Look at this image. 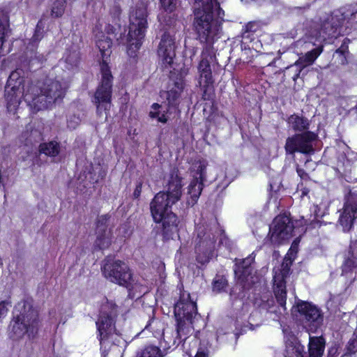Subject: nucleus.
Returning <instances> with one entry per match:
<instances>
[{
  "label": "nucleus",
  "instance_id": "1",
  "mask_svg": "<svg viewBox=\"0 0 357 357\" xmlns=\"http://www.w3.org/2000/svg\"><path fill=\"white\" fill-rule=\"evenodd\" d=\"M194 26L199 40L206 45L198 65L200 84L213 83L212 66L215 63L213 43L219 38L220 24L225 15L217 0H195Z\"/></svg>",
  "mask_w": 357,
  "mask_h": 357
},
{
  "label": "nucleus",
  "instance_id": "2",
  "mask_svg": "<svg viewBox=\"0 0 357 357\" xmlns=\"http://www.w3.org/2000/svg\"><path fill=\"white\" fill-rule=\"evenodd\" d=\"M24 79L21 76V70H15L10 75L5 87V96L10 105L20 102L22 96L28 104L36 111L47 108L57 99L63 97L66 86L59 81L46 79L24 89Z\"/></svg>",
  "mask_w": 357,
  "mask_h": 357
},
{
  "label": "nucleus",
  "instance_id": "3",
  "mask_svg": "<svg viewBox=\"0 0 357 357\" xmlns=\"http://www.w3.org/2000/svg\"><path fill=\"white\" fill-rule=\"evenodd\" d=\"M182 178L178 170L173 169L169 176L165 192L157 193L150 203L151 215L155 222H162L164 235L169 238L178 231L177 218L172 212V206L182 195Z\"/></svg>",
  "mask_w": 357,
  "mask_h": 357
},
{
  "label": "nucleus",
  "instance_id": "4",
  "mask_svg": "<svg viewBox=\"0 0 357 357\" xmlns=\"http://www.w3.org/2000/svg\"><path fill=\"white\" fill-rule=\"evenodd\" d=\"M96 45L101 52L102 57V62L100 64V84L95 93V102L97 106V111L100 114L102 107L104 110H107V107L110 106L113 77L105 59L109 57L112 53V39L110 36H105L103 33H96Z\"/></svg>",
  "mask_w": 357,
  "mask_h": 357
},
{
  "label": "nucleus",
  "instance_id": "5",
  "mask_svg": "<svg viewBox=\"0 0 357 357\" xmlns=\"http://www.w3.org/2000/svg\"><path fill=\"white\" fill-rule=\"evenodd\" d=\"M13 319L10 324V336L14 340L25 334L33 337L38 326V312L26 302L18 303L13 312Z\"/></svg>",
  "mask_w": 357,
  "mask_h": 357
},
{
  "label": "nucleus",
  "instance_id": "6",
  "mask_svg": "<svg viewBox=\"0 0 357 357\" xmlns=\"http://www.w3.org/2000/svg\"><path fill=\"white\" fill-rule=\"evenodd\" d=\"M220 231L218 223L215 220L209 224H197L195 229V250L197 261L199 264H205L213 257L216 236Z\"/></svg>",
  "mask_w": 357,
  "mask_h": 357
},
{
  "label": "nucleus",
  "instance_id": "7",
  "mask_svg": "<svg viewBox=\"0 0 357 357\" xmlns=\"http://www.w3.org/2000/svg\"><path fill=\"white\" fill-rule=\"evenodd\" d=\"M117 312L118 306L116 303L107 301L102 304L99 319L96 321L102 357H106L111 345L115 340L114 317Z\"/></svg>",
  "mask_w": 357,
  "mask_h": 357
},
{
  "label": "nucleus",
  "instance_id": "8",
  "mask_svg": "<svg viewBox=\"0 0 357 357\" xmlns=\"http://www.w3.org/2000/svg\"><path fill=\"white\" fill-rule=\"evenodd\" d=\"M146 17V9L142 3L137 6L130 13L128 33L121 38L130 56H134L142 44L147 28Z\"/></svg>",
  "mask_w": 357,
  "mask_h": 357
},
{
  "label": "nucleus",
  "instance_id": "9",
  "mask_svg": "<svg viewBox=\"0 0 357 357\" xmlns=\"http://www.w3.org/2000/svg\"><path fill=\"white\" fill-rule=\"evenodd\" d=\"M102 272L105 278L110 282L126 287L129 290V296L132 298L136 296L132 293V277L127 264L120 260L107 259L105 261Z\"/></svg>",
  "mask_w": 357,
  "mask_h": 357
},
{
  "label": "nucleus",
  "instance_id": "10",
  "mask_svg": "<svg viewBox=\"0 0 357 357\" xmlns=\"http://www.w3.org/2000/svg\"><path fill=\"white\" fill-rule=\"evenodd\" d=\"M207 162L197 161L193 163L191 169L192 180L188 187L187 204L195 205L203 190L204 181L206 177Z\"/></svg>",
  "mask_w": 357,
  "mask_h": 357
},
{
  "label": "nucleus",
  "instance_id": "11",
  "mask_svg": "<svg viewBox=\"0 0 357 357\" xmlns=\"http://www.w3.org/2000/svg\"><path fill=\"white\" fill-rule=\"evenodd\" d=\"M294 224L287 215H278L270 226L268 236L274 245L288 241L293 235Z\"/></svg>",
  "mask_w": 357,
  "mask_h": 357
},
{
  "label": "nucleus",
  "instance_id": "12",
  "mask_svg": "<svg viewBox=\"0 0 357 357\" xmlns=\"http://www.w3.org/2000/svg\"><path fill=\"white\" fill-rule=\"evenodd\" d=\"M317 135L312 132L295 135L288 137L285 144V151L289 154L300 152L303 154H313L314 149L312 142L316 139Z\"/></svg>",
  "mask_w": 357,
  "mask_h": 357
},
{
  "label": "nucleus",
  "instance_id": "13",
  "mask_svg": "<svg viewBox=\"0 0 357 357\" xmlns=\"http://www.w3.org/2000/svg\"><path fill=\"white\" fill-rule=\"evenodd\" d=\"M174 315L178 321V331H183V319L191 322L197 316L196 303L190 300L189 294L183 293L174 306Z\"/></svg>",
  "mask_w": 357,
  "mask_h": 357
},
{
  "label": "nucleus",
  "instance_id": "14",
  "mask_svg": "<svg viewBox=\"0 0 357 357\" xmlns=\"http://www.w3.org/2000/svg\"><path fill=\"white\" fill-rule=\"evenodd\" d=\"M289 271L290 266L286 261L273 268V291L278 304L282 307L286 305L285 278L289 275Z\"/></svg>",
  "mask_w": 357,
  "mask_h": 357
},
{
  "label": "nucleus",
  "instance_id": "15",
  "mask_svg": "<svg viewBox=\"0 0 357 357\" xmlns=\"http://www.w3.org/2000/svg\"><path fill=\"white\" fill-rule=\"evenodd\" d=\"M174 38L168 33H165L160 40L158 49V55L161 66L166 69L174 68L176 56Z\"/></svg>",
  "mask_w": 357,
  "mask_h": 357
},
{
  "label": "nucleus",
  "instance_id": "16",
  "mask_svg": "<svg viewBox=\"0 0 357 357\" xmlns=\"http://www.w3.org/2000/svg\"><path fill=\"white\" fill-rule=\"evenodd\" d=\"M339 222L344 231H349L357 218V194L349 192L346 197L344 206L340 211Z\"/></svg>",
  "mask_w": 357,
  "mask_h": 357
},
{
  "label": "nucleus",
  "instance_id": "17",
  "mask_svg": "<svg viewBox=\"0 0 357 357\" xmlns=\"http://www.w3.org/2000/svg\"><path fill=\"white\" fill-rule=\"evenodd\" d=\"M254 261V257L252 256L244 259L241 265H238L234 270L238 282L244 288H250L252 285L259 281V276L251 267V264Z\"/></svg>",
  "mask_w": 357,
  "mask_h": 357
},
{
  "label": "nucleus",
  "instance_id": "18",
  "mask_svg": "<svg viewBox=\"0 0 357 357\" xmlns=\"http://www.w3.org/2000/svg\"><path fill=\"white\" fill-rule=\"evenodd\" d=\"M297 309L304 319L307 322L314 324L315 327L321 324L323 317L320 310L316 306L307 302H301L298 303Z\"/></svg>",
  "mask_w": 357,
  "mask_h": 357
},
{
  "label": "nucleus",
  "instance_id": "19",
  "mask_svg": "<svg viewBox=\"0 0 357 357\" xmlns=\"http://www.w3.org/2000/svg\"><path fill=\"white\" fill-rule=\"evenodd\" d=\"M322 51L323 47H319L307 52L306 54L299 57V59L294 63V64L290 66V68L296 66L298 68L293 79L296 80L299 77L302 70L307 66L312 65L317 59V58L321 54Z\"/></svg>",
  "mask_w": 357,
  "mask_h": 357
},
{
  "label": "nucleus",
  "instance_id": "20",
  "mask_svg": "<svg viewBox=\"0 0 357 357\" xmlns=\"http://www.w3.org/2000/svg\"><path fill=\"white\" fill-rule=\"evenodd\" d=\"M325 347L324 339L321 337H310L309 357H322Z\"/></svg>",
  "mask_w": 357,
  "mask_h": 357
},
{
  "label": "nucleus",
  "instance_id": "21",
  "mask_svg": "<svg viewBox=\"0 0 357 357\" xmlns=\"http://www.w3.org/2000/svg\"><path fill=\"white\" fill-rule=\"evenodd\" d=\"M97 237L95 245L103 250L109 248L112 243V232L108 228H100L96 231Z\"/></svg>",
  "mask_w": 357,
  "mask_h": 357
},
{
  "label": "nucleus",
  "instance_id": "22",
  "mask_svg": "<svg viewBox=\"0 0 357 357\" xmlns=\"http://www.w3.org/2000/svg\"><path fill=\"white\" fill-rule=\"evenodd\" d=\"M289 126L296 131H303L308 129L309 121L306 118L294 114L289 117Z\"/></svg>",
  "mask_w": 357,
  "mask_h": 357
},
{
  "label": "nucleus",
  "instance_id": "23",
  "mask_svg": "<svg viewBox=\"0 0 357 357\" xmlns=\"http://www.w3.org/2000/svg\"><path fill=\"white\" fill-rule=\"evenodd\" d=\"M167 109H165L162 105L158 103H153L151 107L149 116L151 119H156L158 122L165 123L168 119L167 117Z\"/></svg>",
  "mask_w": 357,
  "mask_h": 357
},
{
  "label": "nucleus",
  "instance_id": "24",
  "mask_svg": "<svg viewBox=\"0 0 357 357\" xmlns=\"http://www.w3.org/2000/svg\"><path fill=\"white\" fill-rule=\"evenodd\" d=\"M40 152L50 157H55L60 152L59 144L55 141L43 143L40 145Z\"/></svg>",
  "mask_w": 357,
  "mask_h": 357
},
{
  "label": "nucleus",
  "instance_id": "25",
  "mask_svg": "<svg viewBox=\"0 0 357 357\" xmlns=\"http://www.w3.org/2000/svg\"><path fill=\"white\" fill-rule=\"evenodd\" d=\"M8 27L9 23L7 15L3 12H0V56L3 54L4 38L8 31Z\"/></svg>",
  "mask_w": 357,
  "mask_h": 357
},
{
  "label": "nucleus",
  "instance_id": "26",
  "mask_svg": "<svg viewBox=\"0 0 357 357\" xmlns=\"http://www.w3.org/2000/svg\"><path fill=\"white\" fill-rule=\"evenodd\" d=\"M66 0H54L50 7V15L52 17H61L66 10Z\"/></svg>",
  "mask_w": 357,
  "mask_h": 357
},
{
  "label": "nucleus",
  "instance_id": "27",
  "mask_svg": "<svg viewBox=\"0 0 357 357\" xmlns=\"http://www.w3.org/2000/svg\"><path fill=\"white\" fill-rule=\"evenodd\" d=\"M192 323H193V321H192L191 322L190 321H187L185 319H183V331H182L181 332V335L178 334V327L176 328V334H177V337L179 339V342H178V344L181 342V341H184V343H183V347L185 349V344H186V335L190 334L192 330H193V327H192Z\"/></svg>",
  "mask_w": 357,
  "mask_h": 357
},
{
  "label": "nucleus",
  "instance_id": "28",
  "mask_svg": "<svg viewBox=\"0 0 357 357\" xmlns=\"http://www.w3.org/2000/svg\"><path fill=\"white\" fill-rule=\"evenodd\" d=\"M227 279L222 275H216L213 282V291L216 293H220L227 287Z\"/></svg>",
  "mask_w": 357,
  "mask_h": 357
},
{
  "label": "nucleus",
  "instance_id": "29",
  "mask_svg": "<svg viewBox=\"0 0 357 357\" xmlns=\"http://www.w3.org/2000/svg\"><path fill=\"white\" fill-rule=\"evenodd\" d=\"M139 357H162V354L158 347L149 346L141 352Z\"/></svg>",
  "mask_w": 357,
  "mask_h": 357
},
{
  "label": "nucleus",
  "instance_id": "30",
  "mask_svg": "<svg viewBox=\"0 0 357 357\" xmlns=\"http://www.w3.org/2000/svg\"><path fill=\"white\" fill-rule=\"evenodd\" d=\"M303 348L301 345L287 346L286 357H303L302 353Z\"/></svg>",
  "mask_w": 357,
  "mask_h": 357
},
{
  "label": "nucleus",
  "instance_id": "31",
  "mask_svg": "<svg viewBox=\"0 0 357 357\" xmlns=\"http://www.w3.org/2000/svg\"><path fill=\"white\" fill-rule=\"evenodd\" d=\"M357 354V328L354 332V337L348 342L346 355Z\"/></svg>",
  "mask_w": 357,
  "mask_h": 357
},
{
  "label": "nucleus",
  "instance_id": "32",
  "mask_svg": "<svg viewBox=\"0 0 357 357\" xmlns=\"http://www.w3.org/2000/svg\"><path fill=\"white\" fill-rule=\"evenodd\" d=\"M161 7L167 12H172L176 6V0H160Z\"/></svg>",
  "mask_w": 357,
  "mask_h": 357
},
{
  "label": "nucleus",
  "instance_id": "33",
  "mask_svg": "<svg viewBox=\"0 0 357 357\" xmlns=\"http://www.w3.org/2000/svg\"><path fill=\"white\" fill-rule=\"evenodd\" d=\"M356 262L354 259H348L345 261L343 267H342V273L343 274L351 273L352 275V270L356 268Z\"/></svg>",
  "mask_w": 357,
  "mask_h": 357
},
{
  "label": "nucleus",
  "instance_id": "34",
  "mask_svg": "<svg viewBox=\"0 0 357 357\" xmlns=\"http://www.w3.org/2000/svg\"><path fill=\"white\" fill-rule=\"evenodd\" d=\"M274 301L271 298L266 300L261 299L259 302L256 301V304L262 310L268 311L273 306Z\"/></svg>",
  "mask_w": 357,
  "mask_h": 357
},
{
  "label": "nucleus",
  "instance_id": "35",
  "mask_svg": "<svg viewBox=\"0 0 357 357\" xmlns=\"http://www.w3.org/2000/svg\"><path fill=\"white\" fill-rule=\"evenodd\" d=\"M109 219V216L108 215L99 216L97 220V230H99L100 228H107Z\"/></svg>",
  "mask_w": 357,
  "mask_h": 357
},
{
  "label": "nucleus",
  "instance_id": "36",
  "mask_svg": "<svg viewBox=\"0 0 357 357\" xmlns=\"http://www.w3.org/2000/svg\"><path fill=\"white\" fill-rule=\"evenodd\" d=\"M43 25L42 24V21L40 20L37 25L35 33L33 36V39L34 40H39L43 37Z\"/></svg>",
  "mask_w": 357,
  "mask_h": 357
},
{
  "label": "nucleus",
  "instance_id": "37",
  "mask_svg": "<svg viewBox=\"0 0 357 357\" xmlns=\"http://www.w3.org/2000/svg\"><path fill=\"white\" fill-rule=\"evenodd\" d=\"M344 53H345L344 50H342L341 49H337L335 51V53L334 54V57L337 56L339 59L340 63L342 65H344L347 63V59H346V56H345Z\"/></svg>",
  "mask_w": 357,
  "mask_h": 357
},
{
  "label": "nucleus",
  "instance_id": "38",
  "mask_svg": "<svg viewBox=\"0 0 357 357\" xmlns=\"http://www.w3.org/2000/svg\"><path fill=\"white\" fill-rule=\"evenodd\" d=\"M8 309L5 301L0 302V321L7 314Z\"/></svg>",
  "mask_w": 357,
  "mask_h": 357
},
{
  "label": "nucleus",
  "instance_id": "39",
  "mask_svg": "<svg viewBox=\"0 0 357 357\" xmlns=\"http://www.w3.org/2000/svg\"><path fill=\"white\" fill-rule=\"evenodd\" d=\"M142 183H139L137 185H136V188L134 190V192H133V197L135 198V199H137L139 197L140 195H141V192H142Z\"/></svg>",
  "mask_w": 357,
  "mask_h": 357
},
{
  "label": "nucleus",
  "instance_id": "40",
  "mask_svg": "<svg viewBox=\"0 0 357 357\" xmlns=\"http://www.w3.org/2000/svg\"><path fill=\"white\" fill-rule=\"evenodd\" d=\"M258 315V312H253L250 314V317H249V324L250 325V329L253 330L254 329V322H255V317H257Z\"/></svg>",
  "mask_w": 357,
  "mask_h": 357
},
{
  "label": "nucleus",
  "instance_id": "41",
  "mask_svg": "<svg viewBox=\"0 0 357 357\" xmlns=\"http://www.w3.org/2000/svg\"><path fill=\"white\" fill-rule=\"evenodd\" d=\"M105 31L107 33V36H109L110 35H113L114 33L115 29L113 26L107 24L105 26Z\"/></svg>",
  "mask_w": 357,
  "mask_h": 357
},
{
  "label": "nucleus",
  "instance_id": "42",
  "mask_svg": "<svg viewBox=\"0 0 357 357\" xmlns=\"http://www.w3.org/2000/svg\"><path fill=\"white\" fill-rule=\"evenodd\" d=\"M296 172L301 178H305L307 176L304 169H301L299 167H297Z\"/></svg>",
  "mask_w": 357,
  "mask_h": 357
},
{
  "label": "nucleus",
  "instance_id": "43",
  "mask_svg": "<svg viewBox=\"0 0 357 357\" xmlns=\"http://www.w3.org/2000/svg\"><path fill=\"white\" fill-rule=\"evenodd\" d=\"M195 357H207V356L204 351H197Z\"/></svg>",
  "mask_w": 357,
  "mask_h": 357
},
{
  "label": "nucleus",
  "instance_id": "44",
  "mask_svg": "<svg viewBox=\"0 0 357 357\" xmlns=\"http://www.w3.org/2000/svg\"><path fill=\"white\" fill-rule=\"evenodd\" d=\"M298 243L296 241H294L291 245V250H295L297 248Z\"/></svg>",
  "mask_w": 357,
  "mask_h": 357
},
{
  "label": "nucleus",
  "instance_id": "45",
  "mask_svg": "<svg viewBox=\"0 0 357 357\" xmlns=\"http://www.w3.org/2000/svg\"><path fill=\"white\" fill-rule=\"evenodd\" d=\"M182 88H183V87H182V84H181V87L178 86V91H181V90H182Z\"/></svg>",
  "mask_w": 357,
  "mask_h": 357
},
{
  "label": "nucleus",
  "instance_id": "46",
  "mask_svg": "<svg viewBox=\"0 0 357 357\" xmlns=\"http://www.w3.org/2000/svg\"><path fill=\"white\" fill-rule=\"evenodd\" d=\"M177 342L175 340H173V344H176Z\"/></svg>",
  "mask_w": 357,
  "mask_h": 357
},
{
  "label": "nucleus",
  "instance_id": "47",
  "mask_svg": "<svg viewBox=\"0 0 357 357\" xmlns=\"http://www.w3.org/2000/svg\"><path fill=\"white\" fill-rule=\"evenodd\" d=\"M261 324V321L259 323L256 324V326H258Z\"/></svg>",
  "mask_w": 357,
  "mask_h": 357
},
{
  "label": "nucleus",
  "instance_id": "48",
  "mask_svg": "<svg viewBox=\"0 0 357 357\" xmlns=\"http://www.w3.org/2000/svg\"><path fill=\"white\" fill-rule=\"evenodd\" d=\"M194 344L196 345L197 344V340H195L194 342Z\"/></svg>",
  "mask_w": 357,
  "mask_h": 357
}]
</instances>
